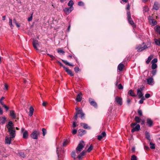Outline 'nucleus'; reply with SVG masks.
Here are the masks:
<instances>
[{
	"instance_id": "1",
	"label": "nucleus",
	"mask_w": 160,
	"mask_h": 160,
	"mask_svg": "<svg viewBox=\"0 0 160 160\" xmlns=\"http://www.w3.org/2000/svg\"><path fill=\"white\" fill-rule=\"evenodd\" d=\"M8 129L10 137L12 138H14L16 136V131L14 127V125L12 121L8 122V124L6 125Z\"/></svg>"
},
{
	"instance_id": "2",
	"label": "nucleus",
	"mask_w": 160,
	"mask_h": 160,
	"mask_svg": "<svg viewBox=\"0 0 160 160\" xmlns=\"http://www.w3.org/2000/svg\"><path fill=\"white\" fill-rule=\"evenodd\" d=\"M85 145V144L84 142L83 141H81L76 149V153L77 154L79 153Z\"/></svg>"
},
{
	"instance_id": "3",
	"label": "nucleus",
	"mask_w": 160,
	"mask_h": 160,
	"mask_svg": "<svg viewBox=\"0 0 160 160\" xmlns=\"http://www.w3.org/2000/svg\"><path fill=\"white\" fill-rule=\"evenodd\" d=\"M131 126L133 128L131 130V132H133L136 131H138L140 129V125L139 124H137V123H132L131 124Z\"/></svg>"
},
{
	"instance_id": "4",
	"label": "nucleus",
	"mask_w": 160,
	"mask_h": 160,
	"mask_svg": "<svg viewBox=\"0 0 160 160\" xmlns=\"http://www.w3.org/2000/svg\"><path fill=\"white\" fill-rule=\"evenodd\" d=\"M76 111L77 112V114H80V117L82 119H83L84 118L85 114L83 113L82 109L80 108H76Z\"/></svg>"
},
{
	"instance_id": "5",
	"label": "nucleus",
	"mask_w": 160,
	"mask_h": 160,
	"mask_svg": "<svg viewBox=\"0 0 160 160\" xmlns=\"http://www.w3.org/2000/svg\"><path fill=\"white\" fill-rule=\"evenodd\" d=\"M39 133L38 131H34L31 134V137L32 138L36 139L38 138V134Z\"/></svg>"
},
{
	"instance_id": "6",
	"label": "nucleus",
	"mask_w": 160,
	"mask_h": 160,
	"mask_svg": "<svg viewBox=\"0 0 160 160\" xmlns=\"http://www.w3.org/2000/svg\"><path fill=\"white\" fill-rule=\"evenodd\" d=\"M143 88H138L137 90V94L138 95L139 98H141L143 96V94L142 92V91L143 90Z\"/></svg>"
},
{
	"instance_id": "7",
	"label": "nucleus",
	"mask_w": 160,
	"mask_h": 160,
	"mask_svg": "<svg viewBox=\"0 0 160 160\" xmlns=\"http://www.w3.org/2000/svg\"><path fill=\"white\" fill-rule=\"evenodd\" d=\"M115 101L120 105H121L122 104V98L118 96H117L115 98Z\"/></svg>"
},
{
	"instance_id": "8",
	"label": "nucleus",
	"mask_w": 160,
	"mask_h": 160,
	"mask_svg": "<svg viewBox=\"0 0 160 160\" xmlns=\"http://www.w3.org/2000/svg\"><path fill=\"white\" fill-rule=\"evenodd\" d=\"M89 101L91 105L93 106L95 108H97V104L91 98H89Z\"/></svg>"
},
{
	"instance_id": "9",
	"label": "nucleus",
	"mask_w": 160,
	"mask_h": 160,
	"mask_svg": "<svg viewBox=\"0 0 160 160\" xmlns=\"http://www.w3.org/2000/svg\"><path fill=\"white\" fill-rule=\"evenodd\" d=\"M32 44L34 48L38 50V47L39 46V44L38 41L36 40H34L32 42Z\"/></svg>"
},
{
	"instance_id": "10",
	"label": "nucleus",
	"mask_w": 160,
	"mask_h": 160,
	"mask_svg": "<svg viewBox=\"0 0 160 160\" xmlns=\"http://www.w3.org/2000/svg\"><path fill=\"white\" fill-rule=\"evenodd\" d=\"M73 10V7H69V8H65L63 10L64 11L66 14H69Z\"/></svg>"
},
{
	"instance_id": "11",
	"label": "nucleus",
	"mask_w": 160,
	"mask_h": 160,
	"mask_svg": "<svg viewBox=\"0 0 160 160\" xmlns=\"http://www.w3.org/2000/svg\"><path fill=\"white\" fill-rule=\"evenodd\" d=\"M86 151L83 150L80 153L78 154L77 158H78L79 160H80L83 158V157L85 155Z\"/></svg>"
},
{
	"instance_id": "12",
	"label": "nucleus",
	"mask_w": 160,
	"mask_h": 160,
	"mask_svg": "<svg viewBox=\"0 0 160 160\" xmlns=\"http://www.w3.org/2000/svg\"><path fill=\"white\" fill-rule=\"evenodd\" d=\"M63 67L65 71L70 76H74V74L73 73L72 71L71 70L69 69L68 68L66 67L65 66H63Z\"/></svg>"
},
{
	"instance_id": "13",
	"label": "nucleus",
	"mask_w": 160,
	"mask_h": 160,
	"mask_svg": "<svg viewBox=\"0 0 160 160\" xmlns=\"http://www.w3.org/2000/svg\"><path fill=\"white\" fill-rule=\"evenodd\" d=\"M11 137H9L8 136H6L5 138V143L10 144L11 143L12 139Z\"/></svg>"
},
{
	"instance_id": "14",
	"label": "nucleus",
	"mask_w": 160,
	"mask_h": 160,
	"mask_svg": "<svg viewBox=\"0 0 160 160\" xmlns=\"http://www.w3.org/2000/svg\"><path fill=\"white\" fill-rule=\"evenodd\" d=\"M147 125L149 127H151L153 125V122L152 120L150 118H148L147 120Z\"/></svg>"
},
{
	"instance_id": "15",
	"label": "nucleus",
	"mask_w": 160,
	"mask_h": 160,
	"mask_svg": "<svg viewBox=\"0 0 160 160\" xmlns=\"http://www.w3.org/2000/svg\"><path fill=\"white\" fill-rule=\"evenodd\" d=\"M147 83L149 85H152L153 84V79L152 78H149L147 79Z\"/></svg>"
},
{
	"instance_id": "16",
	"label": "nucleus",
	"mask_w": 160,
	"mask_h": 160,
	"mask_svg": "<svg viewBox=\"0 0 160 160\" xmlns=\"http://www.w3.org/2000/svg\"><path fill=\"white\" fill-rule=\"evenodd\" d=\"M106 136V132H103L100 135L98 136V139L99 140H101L103 138L105 137Z\"/></svg>"
},
{
	"instance_id": "17",
	"label": "nucleus",
	"mask_w": 160,
	"mask_h": 160,
	"mask_svg": "<svg viewBox=\"0 0 160 160\" xmlns=\"http://www.w3.org/2000/svg\"><path fill=\"white\" fill-rule=\"evenodd\" d=\"M6 121V118L5 116L0 117V123L3 124L5 123Z\"/></svg>"
},
{
	"instance_id": "18",
	"label": "nucleus",
	"mask_w": 160,
	"mask_h": 160,
	"mask_svg": "<svg viewBox=\"0 0 160 160\" xmlns=\"http://www.w3.org/2000/svg\"><path fill=\"white\" fill-rule=\"evenodd\" d=\"M128 20L129 24L132 25L133 27H136V25L134 23V22L132 20L131 18H128Z\"/></svg>"
},
{
	"instance_id": "19",
	"label": "nucleus",
	"mask_w": 160,
	"mask_h": 160,
	"mask_svg": "<svg viewBox=\"0 0 160 160\" xmlns=\"http://www.w3.org/2000/svg\"><path fill=\"white\" fill-rule=\"evenodd\" d=\"M81 126H82L83 128L86 129H91L90 127L88 125L85 123H80Z\"/></svg>"
},
{
	"instance_id": "20",
	"label": "nucleus",
	"mask_w": 160,
	"mask_h": 160,
	"mask_svg": "<svg viewBox=\"0 0 160 160\" xmlns=\"http://www.w3.org/2000/svg\"><path fill=\"white\" fill-rule=\"evenodd\" d=\"M124 67V65L123 64L120 63L118 67V69L120 71H122V70Z\"/></svg>"
},
{
	"instance_id": "21",
	"label": "nucleus",
	"mask_w": 160,
	"mask_h": 160,
	"mask_svg": "<svg viewBox=\"0 0 160 160\" xmlns=\"http://www.w3.org/2000/svg\"><path fill=\"white\" fill-rule=\"evenodd\" d=\"M86 132V131L82 129H79L78 130V135L82 136Z\"/></svg>"
},
{
	"instance_id": "22",
	"label": "nucleus",
	"mask_w": 160,
	"mask_h": 160,
	"mask_svg": "<svg viewBox=\"0 0 160 160\" xmlns=\"http://www.w3.org/2000/svg\"><path fill=\"white\" fill-rule=\"evenodd\" d=\"M10 115L13 119H15L16 118V114L14 111L11 110L10 111Z\"/></svg>"
},
{
	"instance_id": "23",
	"label": "nucleus",
	"mask_w": 160,
	"mask_h": 160,
	"mask_svg": "<svg viewBox=\"0 0 160 160\" xmlns=\"http://www.w3.org/2000/svg\"><path fill=\"white\" fill-rule=\"evenodd\" d=\"M34 111V109L33 107L32 106L30 107L29 108V115L30 116H32L33 114Z\"/></svg>"
},
{
	"instance_id": "24",
	"label": "nucleus",
	"mask_w": 160,
	"mask_h": 160,
	"mask_svg": "<svg viewBox=\"0 0 160 160\" xmlns=\"http://www.w3.org/2000/svg\"><path fill=\"white\" fill-rule=\"evenodd\" d=\"M28 136V132L27 131H25L23 133V138H27Z\"/></svg>"
},
{
	"instance_id": "25",
	"label": "nucleus",
	"mask_w": 160,
	"mask_h": 160,
	"mask_svg": "<svg viewBox=\"0 0 160 160\" xmlns=\"http://www.w3.org/2000/svg\"><path fill=\"white\" fill-rule=\"evenodd\" d=\"M81 93H80L77 95L76 99L77 102H80L81 101L82 99V97L81 96Z\"/></svg>"
},
{
	"instance_id": "26",
	"label": "nucleus",
	"mask_w": 160,
	"mask_h": 160,
	"mask_svg": "<svg viewBox=\"0 0 160 160\" xmlns=\"http://www.w3.org/2000/svg\"><path fill=\"white\" fill-rule=\"evenodd\" d=\"M159 8V5L158 3L155 2L154 3V5L153 6V8L156 10H158Z\"/></svg>"
},
{
	"instance_id": "27",
	"label": "nucleus",
	"mask_w": 160,
	"mask_h": 160,
	"mask_svg": "<svg viewBox=\"0 0 160 160\" xmlns=\"http://www.w3.org/2000/svg\"><path fill=\"white\" fill-rule=\"evenodd\" d=\"M155 31L158 33L160 34V27L158 25H156L154 27Z\"/></svg>"
},
{
	"instance_id": "28",
	"label": "nucleus",
	"mask_w": 160,
	"mask_h": 160,
	"mask_svg": "<svg viewBox=\"0 0 160 160\" xmlns=\"http://www.w3.org/2000/svg\"><path fill=\"white\" fill-rule=\"evenodd\" d=\"M128 94H129L130 96L132 97H135L136 95L135 94L134 92L132 90H130L128 92Z\"/></svg>"
},
{
	"instance_id": "29",
	"label": "nucleus",
	"mask_w": 160,
	"mask_h": 160,
	"mask_svg": "<svg viewBox=\"0 0 160 160\" xmlns=\"http://www.w3.org/2000/svg\"><path fill=\"white\" fill-rule=\"evenodd\" d=\"M154 41L155 43L157 45H160V38L158 39H155Z\"/></svg>"
},
{
	"instance_id": "30",
	"label": "nucleus",
	"mask_w": 160,
	"mask_h": 160,
	"mask_svg": "<svg viewBox=\"0 0 160 160\" xmlns=\"http://www.w3.org/2000/svg\"><path fill=\"white\" fill-rule=\"evenodd\" d=\"M152 58L153 56L152 55H151L149 56L148 58V60L146 61V63L147 64H148Z\"/></svg>"
},
{
	"instance_id": "31",
	"label": "nucleus",
	"mask_w": 160,
	"mask_h": 160,
	"mask_svg": "<svg viewBox=\"0 0 160 160\" xmlns=\"http://www.w3.org/2000/svg\"><path fill=\"white\" fill-rule=\"evenodd\" d=\"M74 4L73 1L72 0H70L68 3V6H70V7H73V5Z\"/></svg>"
},
{
	"instance_id": "32",
	"label": "nucleus",
	"mask_w": 160,
	"mask_h": 160,
	"mask_svg": "<svg viewBox=\"0 0 160 160\" xmlns=\"http://www.w3.org/2000/svg\"><path fill=\"white\" fill-rule=\"evenodd\" d=\"M145 136L146 138L148 140H150V133L147 131L145 132Z\"/></svg>"
},
{
	"instance_id": "33",
	"label": "nucleus",
	"mask_w": 160,
	"mask_h": 160,
	"mask_svg": "<svg viewBox=\"0 0 160 160\" xmlns=\"http://www.w3.org/2000/svg\"><path fill=\"white\" fill-rule=\"evenodd\" d=\"M142 48H142V45H139L138 46H137L136 47V49H137L138 51L141 52V51H141V50L142 49Z\"/></svg>"
},
{
	"instance_id": "34",
	"label": "nucleus",
	"mask_w": 160,
	"mask_h": 160,
	"mask_svg": "<svg viewBox=\"0 0 160 160\" xmlns=\"http://www.w3.org/2000/svg\"><path fill=\"white\" fill-rule=\"evenodd\" d=\"M69 142L68 140H66L63 143V146L64 147L66 146L69 143Z\"/></svg>"
},
{
	"instance_id": "35",
	"label": "nucleus",
	"mask_w": 160,
	"mask_h": 160,
	"mask_svg": "<svg viewBox=\"0 0 160 160\" xmlns=\"http://www.w3.org/2000/svg\"><path fill=\"white\" fill-rule=\"evenodd\" d=\"M62 61L65 64L67 65L71 66H73V65L72 64L69 63L66 60H62Z\"/></svg>"
},
{
	"instance_id": "36",
	"label": "nucleus",
	"mask_w": 160,
	"mask_h": 160,
	"mask_svg": "<svg viewBox=\"0 0 160 160\" xmlns=\"http://www.w3.org/2000/svg\"><path fill=\"white\" fill-rule=\"evenodd\" d=\"M140 120L141 119L139 117L137 116L135 117V120L136 122V123H139L140 121Z\"/></svg>"
},
{
	"instance_id": "37",
	"label": "nucleus",
	"mask_w": 160,
	"mask_h": 160,
	"mask_svg": "<svg viewBox=\"0 0 160 160\" xmlns=\"http://www.w3.org/2000/svg\"><path fill=\"white\" fill-rule=\"evenodd\" d=\"M71 156L74 159H76L77 157L76 153L74 152H72L71 153Z\"/></svg>"
},
{
	"instance_id": "38",
	"label": "nucleus",
	"mask_w": 160,
	"mask_h": 160,
	"mask_svg": "<svg viewBox=\"0 0 160 160\" xmlns=\"http://www.w3.org/2000/svg\"><path fill=\"white\" fill-rule=\"evenodd\" d=\"M9 24L11 28H12L13 27V25L12 24V20L11 18H9Z\"/></svg>"
},
{
	"instance_id": "39",
	"label": "nucleus",
	"mask_w": 160,
	"mask_h": 160,
	"mask_svg": "<svg viewBox=\"0 0 160 160\" xmlns=\"http://www.w3.org/2000/svg\"><path fill=\"white\" fill-rule=\"evenodd\" d=\"M150 148L152 149H154L155 148V144L152 142L150 143Z\"/></svg>"
},
{
	"instance_id": "40",
	"label": "nucleus",
	"mask_w": 160,
	"mask_h": 160,
	"mask_svg": "<svg viewBox=\"0 0 160 160\" xmlns=\"http://www.w3.org/2000/svg\"><path fill=\"white\" fill-rule=\"evenodd\" d=\"M58 52L59 53H62V54H64L65 52L62 49H59L58 50Z\"/></svg>"
},
{
	"instance_id": "41",
	"label": "nucleus",
	"mask_w": 160,
	"mask_h": 160,
	"mask_svg": "<svg viewBox=\"0 0 160 160\" xmlns=\"http://www.w3.org/2000/svg\"><path fill=\"white\" fill-rule=\"evenodd\" d=\"M2 106L3 107L5 108L6 111H8V110L9 108L4 103H3L2 102Z\"/></svg>"
},
{
	"instance_id": "42",
	"label": "nucleus",
	"mask_w": 160,
	"mask_h": 160,
	"mask_svg": "<svg viewBox=\"0 0 160 160\" xmlns=\"http://www.w3.org/2000/svg\"><path fill=\"white\" fill-rule=\"evenodd\" d=\"M42 132L43 136H44L47 133V130L44 128H42Z\"/></svg>"
},
{
	"instance_id": "43",
	"label": "nucleus",
	"mask_w": 160,
	"mask_h": 160,
	"mask_svg": "<svg viewBox=\"0 0 160 160\" xmlns=\"http://www.w3.org/2000/svg\"><path fill=\"white\" fill-rule=\"evenodd\" d=\"M157 67V65L156 63H152V68L153 69H156Z\"/></svg>"
},
{
	"instance_id": "44",
	"label": "nucleus",
	"mask_w": 160,
	"mask_h": 160,
	"mask_svg": "<svg viewBox=\"0 0 160 160\" xmlns=\"http://www.w3.org/2000/svg\"><path fill=\"white\" fill-rule=\"evenodd\" d=\"M131 160H137V157L134 155L132 156L131 157Z\"/></svg>"
},
{
	"instance_id": "45",
	"label": "nucleus",
	"mask_w": 160,
	"mask_h": 160,
	"mask_svg": "<svg viewBox=\"0 0 160 160\" xmlns=\"http://www.w3.org/2000/svg\"><path fill=\"white\" fill-rule=\"evenodd\" d=\"M118 88L119 89H122L123 88V87L122 85V84L120 83L118 85H117Z\"/></svg>"
},
{
	"instance_id": "46",
	"label": "nucleus",
	"mask_w": 160,
	"mask_h": 160,
	"mask_svg": "<svg viewBox=\"0 0 160 160\" xmlns=\"http://www.w3.org/2000/svg\"><path fill=\"white\" fill-rule=\"evenodd\" d=\"M141 99L139 101V102L140 104H142L144 100H145V98L144 97H142L141 98Z\"/></svg>"
},
{
	"instance_id": "47",
	"label": "nucleus",
	"mask_w": 160,
	"mask_h": 160,
	"mask_svg": "<svg viewBox=\"0 0 160 160\" xmlns=\"http://www.w3.org/2000/svg\"><path fill=\"white\" fill-rule=\"evenodd\" d=\"M93 148V147L92 145H91L90 147L88 149L87 151L88 152H90L92 149Z\"/></svg>"
},
{
	"instance_id": "48",
	"label": "nucleus",
	"mask_w": 160,
	"mask_h": 160,
	"mask_svg": "<svg viewBox=\"0 0 160 160\" xmlns=\"http://www.w3.org/2000/svg\"><path fill=\"white\" fill-rule=\"evenodd\" d=\"M150 23L152 25H155L157 24L156 21L154 20L152 21V22H151Z\"/></svg>"
},
{
	"instance_id": "49",
	"label": "nucleus",
	"mask_w": 160,
	"mask_h": 160,
	"mask_svg": "<svg viewBox=\"0 0 160 160\" xmlns=\"http://www.w3.org/2000/svg\"><path fill=\"white\" fill-rule=\"evenodd\" d=\"M127 14L128 18H131V14H130V11H128L127 12Z\"/></svg>"
},
{
	"instance_id": "50",
	"label": "nucleus",
	"mask_w": 160,
	"mask_h": 160,
	"mask_svg": "<svg viewBox=\"0 0 160 160\" xmlns=\"http://www.w3.org/2000/svg\"><path fill=\"white\" fill-rule=\"evenodd\" d=\"M138 115L140 116H142V111L140 109L138 110Z\"/></svg>"
},
{
	"instance_id": "51",
	"label": "nucleus",
	"mask_w": 160,
	"mask_h": 160,
	"mask_svg": "<svg viewBox=\"0 0 160 160\" xmlns=\"http://www.w3.org/2000/svg\"><path fill=\"white\" fill-rule=\"evenodd\" d=\"M158 61V60L157 58H154L152 61V63H156Z\"/></svg>"
},
{
	"instance_id": "52",
	"label": "nucleus",
	"mask_w": 160,
	"mask_h": 160,
	"mask_svg": "<svg viewBox=\"0 0 160 160\" xmlns=\"http://www.w3.org/2000/svg\"><path fill=\"white\" fill-rule=\"evenodd\" d=\"M143 48H142V49L141 50V51H143L144 50L147 48H148V46L146 45H144L143 47H142Z\"/></svg>"
},
{
	"instance_id": "53",
	"label": "nucleus",
	"mask_w": 160,
	"mask_h": 160,
	"mask_svg": "<svg viewBox=\"0 0 160 160\" xmlns=\"http://www.w3.org/2000/svg\"><path fill=\"white\" fill-rule=\"evenodd\" d=\"M74 70L76 72H78V71H79L80 69L78 67H75L74 68Z\"/></svg>"
},
{
	"instance_id": "54",
	"label": "nucleus",
	"mask_w": 160,
	"mask_h": 160,
	"mask_svg": "<svg viewBox=\"0 0 160 160\" xmlns=\"http://www.w3.org/2000/svg\"><path fill=\"white\" fill-rule=\"evenodd\" d=\"M78 4L79 6H82L84 5V3L82 1H80L78 2Z\"/></svg>"
},
{
	"instance_id": "55",
	"label": "nucleus",
	"mask_w": 160,
	"mask_h": 160,
	"mask_svg": "<svg viewBox=\"0 0 160 160\" xmlns=\"http://www.w3.org/2000/svg\"><path fill=\"white\" fill-rule=\"evenodd\" d=\"M5 98L4 97H2L0 99V103L2 105V103H4V102L2 101Z\"/></svg>"
},
{
	"instance_id": "56",
	"label": "nucleus",
	"mask_w": 160,
	"mask_h": 160,
	"mask_svg": "<svg viewBox=\"0 0 160 160\" xmlns=\"http://www.w3.org/2000/svg\"><path fill=\"white\" fill-rule=\"evenodd\" d=\"M148 8L147 6H145L143 8V10L145 12L148 11Z\"/></svg>"
},
{
	"instance_id": "57",
	"label": "nucleus",
	"mask_w": 160,
	"mask_h": 160,
	"mask_svg": "<svg viewBox=\"0 0 160 160\" xmlns=\"http://www.w3.org/2000/svg\"><path fill=\"white\" fill-rule=\"evenodd\" d=\"M60 148H57V153L58 155V158H59V150H60Z\"/></svg>"
},
{
	"instance_id": "58",
	"label": "nucleus",
	"mask_w": 160,
	"mask_h": 160,
	"mask_svg": "<svg viewBox=\"0 0 160 160\" xmlns=\"http://www.w3.org/2000/svg\"><path fill=\"white\" fill-rule=\"evenodd\" d=\"M150 96V94L149 93H147L145 95V97L146 98H148Z\"/></svg>"
},
{
	"instance_id": "59",
	"label": "nucleus",
	"mask_w": 160,
	"mask_h": 160,
	"mask_svg": "<svg viewBox=\"0 0 160 160\" xmlns=\"http://www.w3.org/2000/svg\"><path fill=\"white\" fill-rule=\"evenodd\" d=\"M4 89L8 90V85L6 84H5L4 85V88H3Z\"/></svg>"
},
{
	"instance_id": "60",
	"label": "nucleus",
	"mask_w": 160,
	"mask_h": 160,
	"mask_svg": "<svg viewBox=\"0 0 160 160\" xmlns=\"http://www.w3.org/2000/svg\"><path fill=\"white\" fill-rule=\"evenodd\" d=\"M77 132V130L76 129H74L72 131V133L73 134H76Z\"/></svg>"
},
{
	"instance_id": "61",
	"label": "nucleus",
	"mask_w": 160,
	"mask_h": 160,
	"mask_svg": "<svg viewBox=\"0 0 160 160\" xmlns=\"http://www.w3.org/2000/svg\"><path fill=\"white\" fill-rule=\"evenodd\" d=\"M157 72V71L156 70H153L152 72V74L153 75V76L155 75Z\"/></svg>"
},
{
	"instance_id": "62",
	"label": "nucleus",
	"mask_w": 160,
	"mask_h": 160,
	"mask_svg": "<svg viewBox=\"0 0 160 160\" xmlns=\"http://www.w3.org/2000/svg\"><path fill=\"white\" fill-rule=\"evenodd\" d=\"M20 154L21 156L23 157H24L25 156V155L23 152H21L20 153Z\"/></svg>"
},
{
	"instance_id": "63",
	"label": "nucleus",
	"mask_w": 160,
	"mask_h": 160,
	"mask_svg": "<svg viewBox=\"0 0 160 160\" xmlns=\"http://www.w3.org/2000/svg\"><path fill=\"white\" fill-rule=\"evenodd\" d=\"M47 102H43L42 103V105L44 107H46Z\"/></svg>"
},
{
	"instance_id": "64",
	"label": "nucleus",
	"mask_w": 160,
	"mask_h": 160,
	"mask_svg": "<svg viewBox=\"0 0 160 160\" xmlns=\"http://www.w3.org/2000/svg\"><path fill=\"white\" fill-rule=\"evenodd\" d=\"M32 16H31L30 17L28 18V20L29 21H30L32 20Z\"/></svg>"
}]
</instances>
